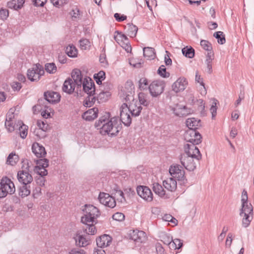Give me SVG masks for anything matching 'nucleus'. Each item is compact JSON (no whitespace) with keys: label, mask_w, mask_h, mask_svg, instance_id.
I'll return each mask as SVG.
<instances>
[{"label":"nucleus","mask_w":254,"mask_h":254,"mask_svg":"<svg viewBox=\"0 0 254 254\" xmlns=\"http://www.w3.org/2000/svg\"><path fill=\"white\" fill-rule=\"evenodd\" d=\"M95 127L100 129L102 135L113 136L117 135L121 129L122 124L118 118L113 117L110 119V114L106 113L95 122Z\"/></svg>","instance_id":"obj_1"},{"label":"nucleus","mask_w":254,"mask_h":254,"mask_svg":"<svg viewBox=\"0 0 254 254\" xmlns=\"http://www.w3.org/2000/svg\"><path fill=\"white\" fill-rule=\"evenodd\" d=\"M185 154L180 157L182 165L189 171H192L196 168V162L201 159V154L196 146L191 145L189 149H185Z\"/></svg>","instance_id":"obj_2"},{"label":"nucleus","mask_w":254,"mask_h":254,"mask_svg":"<svg viewBox=\"0 0 254 254\" xmlns=\"http://www.w3.org/2000/svg\"><path fill=\"white\" fill-rule=\"evenodd\" d=\"M83 211L85 214L81 217V222L84 224H87L88 223H96V219L100 215L98 209L93 205L85 204Z\"/></svg>","instance_id":"obj_3"},{"label":"nucleus","mask_w":254,"mask_h":254,"mask_svg":"<svg viewBox=\"0 0 254 254\" xmlns=\"http://www.w3.org/2000/svg\"><path fill=\"white\" fill-rule=\"evenodd\" d=\"M5 126L9 132H12L14 130H18V133L20 137L24 139L26 137L28 133V127L24 125L21 121H18L17 124H13V122L5 121Z\"/></svg>","instance_id":"obj_4"},{"label":"nucleus","mask_w":254,"mask_h":254,"mask_svg":"<svg viewBox=\"0 0 254 254\" xmlns=\"http://www.w3.org/2000/svg\"><path fill=\"white\" fill-rule=\"evenodd\" d=\"M185 139L190 144H187L185 146V149H189L191 145L196 146L195 145L201 142L202 137L201 134L194 129H189L184 135Z\"/></svg>","instance_id":"obj_5"},{"label":"nucleus","mask_w":254,"mask_h":254,"mask_svg":"<svg viewBox=\"0 0 254 254\" xmlns=\"http://www.w3.org/2000/svg\"><path fill=\"white\" fill-rule=\"evenodd\" d=\"M15 191L14 183L7 177H3L0 183V198L6 196L8 193L13 194Z\"/></svg>","instance_id":"obj_6"},{"label":"nucleus","mask_w":254,"mask_h":254,"mask_svg":"<svg viewBox=\"0 0 254 254\" xmlns=\"http://www.w3.org/2000/svg\"><path fill=\"white\" fill-rule=\"evenodd\" d=\"M165 83L161 80H156L152 81L148 86L150 94L153 97L161 95L164 91Z\"/></svg>","instance_id":"obj_7"},{"label":"nucleus","mask_w":254,"mask_h":254,"mask_svg":"<svg viewBox=\"0 0 254 254\" xmlns=\"http://www.w3.org/2000/svg\"><path fill=\"white\" fill-rule=\"evenodd\" d=\"M247 191L244 190L242 193V208L241 209L240 215L243 216V215H253V207L252 205L248 202Z\"/></svg>","instance_id":"obj_8"},{"label":"nucleus","mask_w":254,"mask_h":254,"mask_svg":"<svg viewBox=\"0 0 254 254\" xmlns=\"http://www.w3.org/2000/svg\"><path fill=\"white\" fill-rule=\"evenodd\" d=\"M44 73L42 66L38 64L34 65L27 71V77L31 81H38Z\"/></svg>","instance_id":"obj_9"},{"label":"nucleus","mask_w":254,"mask_h":254,"mask_svg":"<svg viewBox=\"0 0 254 254\" xmlns=\"http://www.w3.org/2000/svg\"><path fill=\"white\" fill-rule=\"evenodd\" d=\"M169 173L173 178H176L178 181H182L183 183L187 182L185 176V171L180 165L178 164L171 165L169 168Z\"/></svg>","instance_id":"obj_10"},{"label":"nucleus","mask_w":254,"mask_h":254,"mask_svg":"<svg viewBox=\"0 0 254 254\" xmlns=\"http://www.w3.org/2000/svg\"><path fill=\"white\" fill-rule=\"evenodd\" d=\"M130 114L127 104L124 103L120 107V123L122 122L126 126H129L131 123Z\"/></svg>","instance_id":"obj_11"},{"label":"nucleus","mask_w":254,"mask_h":254,"mask_svg":"<svg viewBox=\"0 0 254 254\" xmlns=\"http://www.w3.org/2000/svg\"><path fill=\"white\" fill-rule=\"evenodd\" d=\"M26 170L19 171L17 172V178L20 183L22 185H29L33 181L32 175L29 173V166L26 167Z\"/></svg>","instance_id":"obj_12"},{"label":"nucleus","mask_w":254,"mask_h":254,"mask_svg":"<svg viewBox=\"0 0 254 254\" xmlns=\"http://www.w3.org/2000/svg\"><path fill=\"white\" fill-rule=\"evenodd\" d=\"M98 199L101 203L107 207L113 208L116 205L115 198L111 196L109 193L103 192H100Z\"/></svg>","instance_id":"obj_13"},{"label":"nucleus","mask_w":254,"mask_h":254,"mask_svg":"<svg viewBox=\"0 0 254 254\" xmlns=\"http://www.w3.org/2000/svg\"><path fill=\"white\" fill-rule=\"evenodd\" d=\"M129 235V238L133 240L136 245L139 246L141 243H144L147 240L145 233L138 230L131 231Z\"/></svg>","instance_id":"obj_14"},{"label":"nucleus","mask_w":254,"mask_h":254,"mask_svg":"<svg viewBox=\"0 0 254 254\" xmlns=\"http://www.w3.org/2000/svg\"><path fill=\"white\" fill-rule=\"evenodd\" d=\"M44 96V99L39 100V104H41L45 100L51 103H58L60 101L61 96L59 93L56 92L52 91H47L45 92Z\"/></svg>","instance_id":"obj_15"},{"label":"nucleus","mask_w":254,"mask_h":254,"mask_svg":"<svg viewBox=\"0 0 254 254\" xmlns=\"http://www.w3.org/2000/svg\"><path fill=\"white\" fill-rule=\"evenodd\" d=\"M136 191L137 194L143 199L147 201L153 200V194L148 187L140 186L137 187Z\"/></svg>","instance_id":"obj_16"},{"label":"nucleus","mask_w":254,"mask_h":254,"mask_svg":"<svg viewBox=\"0 0 254 254\" xmlns=\"http://www.w3.org/2000/svg\"><path fill=\"white\" fill-rule=\"evenodd\" d=\"M82 85L83 91L88 95L95 94L94 82L91 78H89V80L86 78H84Z\"/></svg>","instance_id":"obj_17"},{"label":"nucleus","mask_w":254,"mask_h":254,"mask_svg":"<svg viewBox=\"0 0 254 254\" xmlns=\"http://www.w3.org/2000/svg\"><path fill=\"white\" fill-rule=\"evenodd\" d=\"M188 84L186 79L184 77H180L172 85V90L176 93L179 92L185 89Z\"/></svg>","instance_id":"obj_18"},{"label":"nucleus","mask_w":254,"mask_h":254,"mask_svg":"<svg viewBox=\"0 0 254 254\" xmlns=\"http://www.w3.org/2000/svg\"><path fill=\"white\" fill-rule=\"evenodd\" d=\"M32 152L38 158L44 157L46 154L45 148L39 143L34 142L32 146Z\"/></svg>","instance_id":"obj_19"},{"label":"nucleus","mask_w":254,"mask_h":254,"mask_svg":"<svg viewBox=\"0 0 254 254\" xmlns=\"http://www.w3.org/2000/svg\"><path fill=\"white\" fill-rule=\"evenodd\" d=\"M75 85L71 78H68L64 83L62 87L63 91L69 94H71L74 92Z\"/></svg>","instance_id":"obj_20"},{"label":"nucleus","mask_w":254,"mask_h":254,"mask_svg":"<svg viewBox=\"0 0 254 254\" xmlns=\"http://www.w3.org/2000/svg\"><path fill=\"white\" fill-rule=\"evenodd\" d=\"M98 109L97 108H93L89 109L84 112L82 115V118L88 121H91L96 119L98 116Z\"/></svg>","instance_id":"obj_21"},{"label":"nucleus","mask_w":254,"mask_h":254,"mask_svg":"<svg viewBox=\"0 0 254 254\" xmlns=\"http://www.w3.org/2000/svg\"><path fill=\"white\" fill-rule=\"evenodd\" d=\"M71 77L73 82L78 87H81L83 83L82 76L81 71L78 69H74L71 72Z\"/></svg>","instance_id":"obj_22"},{"label":"nucleus","mask_w":254,"mask_h":254,"mask_svg":"<svg viewBox=\"0 0 254 254\" xmlns=\"http://www.w3.org/2000/svg\"><path fill=\"white\" fill-rule=\"evenodd\" d=\"M111 242V238L107 235L101 236L96 239L97 245L100 248L109 246Z\"/></svg>","instance_id":"obj_23"},{"label":"nucleus","mask_w":254,"mask_h":254,"mask_svg":"<svg viewBox=\"0 0 254 254\" xmlns=\"http://www.w3.org/2000/svg\"><path fill=\"white\" fill-rule=\"evenodd\" d=\"M163 186L168 190L174 191L177 189V182L173 178H170L165 180L163 182Z\"/></svg>","instance_id":"obj_24"},{"label":"nucleus","mask_w":254,"mask_h":254,"mask_svg":"<svg viewBox=\"0 0 254 254\" xmlns=\"http://www.w3.org/2000/svg\"><path fill=\"white\" fill-rule=\"evenodd\" d=\"M186 124L189 129H194L195 130L201 126L200 121L197 120L194 118L188 119L186 120Z\"/></svg>","instance_id":"obj_25"},{"label":"nucleus","mask_w":254,"mask_h":254,"mask_svg":"<svg viewBox=\"0 0 254 254\" xmlns=\"http://www.w3.org/2000/svg\"><path fill=\"white\" fill-rule=\"evenodd\" d=\"M206 59L205 63L206 65L207 72L211 74L212 72V63L214 59V54L213 52H209L206 55Z\"/></svg>","instance_id":"obj_26"},{"label":"nucleus","mask_w":254,"mask_h":254,"mask_svg":"<svg viewBox=\"0 0 254 254\" xmlns=\"http://www.w3.org/2000/svg\"><path fill=\"white\" fill-rule=\"evenodd\" d=\"M25 0H12L7 2V6L9 8L18 10L23 7Z\"/></svg>","instance_id":"obj_27"},{"label":"nucleus","mask_w":254,"mask_h":254,"mask_svg":"<svg viewBox=\"0 0 254 254\" xmlns=\"http://www.w3.org/2000/svg\"><path fill=\"white\" fill-rule=\"evenodd\" d=\"M126 34L130 37H134L136 35L138 28L136 26L128 23L125 27Z\"/></svg>","instance_id":"obj_28"},{"label":"nucleus","mask_w":254,"mask_h":254,"mask_svg":"<svg viewBox=\"0 0 254 254\" xmlns=\"http://www.w3.org/2000/svg\"><path fill=\"white\" fill-rule=\"evenodd\" d=\"M75 239L76 245L80 247H85L90 244V240L86 239L83 235L77 234Z\"/></svg>","instance_id":"obj_29"},{"label":"nucleus","mask_w":254,"mask_h":254,"mask_svg":"<svg viewBox=\"0 0 254 254\" xmlns=\"http://www.w3.org/2000/svg\"><path fill=\"white\" fill-rule=\"evenodd\" d=\"M174 114L179 117L186 116L190 114L185 106H179L175 108L173 110Z\"/></svg>","instance_id":"obj_30"},{"label":"nucleus","mask_w":254,"mask_h":254,"mask_svg":"<svg viewBox=\"0 0 254 254\" xmlns=\"http://www.w3.org/2000/svg\"><path fill=\"white\" fill-rule=\"evenodd\" d=\"M128 109L132 116L136 117L139 115L142 108L140 105L137 106L135 104H131L128 107Z\"/></svg>","instance_id":"obj_31"},{"label":"nucleus","mask_w":254,"mask_h":254,"mask_svg":"<svg viewBox=\"0 0 254 254\" xmlns=\"http://www.w3.org/2000/svg\"><path fill=\"white\" fill-rule=\"evenodd\" d=\"M138 99L140 105H142L145 107L149 106L150 103L149 96L143 92H140L138 95Z\"/></svg>","instance_id":"obj_32"},{"label":"nucleus","mask_w":254,"mask_h":254,"mask_svg":"<svg viewBox=\"0 0 254 254\" xmlns=\"http://www.w3.org/2000/svg\"><path fill=\"white\" fill-rule=\"evenodd\" d=\"M152 189L154 192L159 196L163 197L165 195V191L162 186L158 183H154L153 184Z\"/></svg>","instance_id":"obj_33"},{"label":"nucleus","mask_w":254,"mask_h":254,"mask_svg":"<svg viewBox=\"0 0 254 254\" xmlns=\"http://www.w3.org/2000/svg\"><path fill=\"white\" fill-rule=\"evenodd\" d=\"M35 171H36V172L42 177H43L48 174L47 170L45 168H41V167H35ZM39 180L41 181L40 185L44 186L45 182L44 178H41Z\"/></svg>","instance_id":"obj_34"},{"label":"nucleus","mask_w":254,"mask_h":254,"mask_svg":"<svg viewBox=\"0 0 254 254\" xmlns=\"http://www.w3.org/2000/svg\"><path fill=\"white\" fill-rule=\"evenodd\" d=\"M70 14L73 19L81 18L82 16V12L80 10L79 8L76 5L72 6Z\"/></svg>","instance_id":"obj_35"},{"label":"nucleus","mask_w":254,"mask_h":254,"mask_svg":"<svg viewBox=\"0 0 254 254\" xmlns=\"http://www.w3.org/2000/svg\"><path fill=\"white\" fill-rule=\"evenodd\" d=\"M18 156L15 153L11 152L7 157L6 164L11 166H14L18 162Z\"/></svg>","instance_id":"obj_36"},{"label":"nucleus","mask_w":254,"mask_h":254,"mask_svg":"<svg viewBox=\"0 0 254 254\" xmlns=\"http://www.w3.org/2000/svg\"><path fill=\"white\" fill-rule=\"evenodd\" d=\"M154 49L150 47H146L143 49V55L148 60L153 59L155 57Z\"/></svg>","instance_id":"obj_37"},{"label":"nucleus","mask_w":254,"mask_h":254,"mask_svg":"<svg viewBox=\"0 0 254 254\" xmlns=\"http://www.w3.org/2000/svg\"><path fill=\"white\" fill-rule=\"evenodd\" d=\"M83 232L88 235H94L96 233V229L94 223H88L85 227L83 228Z\"/></svg>","instance_id":"obj_38"},{"label":"nucleus","mask_w":254,"mask_h":254,"mask_svg":"<svg viewBox=\"0 0 254 254\" xmlns=\"http://www.w3.org/2000/svg\"><path fill=\"white\" fill-rule=\"evenodd\" d=\"M65 53L69 57L75 58L77 57L78 52L75 46L69 45L66 48Z\"/></svg>","instance_id":"obj_39"},{"label":"nucleus","mask_w":254,"mask_h":254,"mask_svg":"<svg viewBox=\"0 0 254 254\" xmlns=\"http://www.w3.org/2000/svg\"><path fill=\"white\" fill-rule=\"evenodd\" d=\"M30 187L29 185H23L19 188V194L22 197L27 196L30 194Z\"/></svg>","instance_id":"obj_40"},{"label":"nucleus","mask_w":254,"mask_h":254,"mask_svg":"<svg viewBox=\"0 0 254 254\" xmlns=\"http://www.w3.org/2000/svg\"><path fill=\"white\" fill-rule=\"evenodd\" d=\"M183 54L189 58H192L194 56V50L191 47L189 48L188 46L182 49Z\"/></svg>","instance_id":"obj_41"},{"label":"nucleus","mask_w":254,"mask_h":254,"mask_svg":"<svg viewBox=\"0 0 254 254\" xmlns=\"http://www.w3.org/2000/svg\"><path fill=\"white\" fill-rule=\"evenodd\" d=\"M116 33L118 35H114V39L119 45H121L125 41H127L128 39L125 34H122L121 32H119L118 31H116L115 33Z\"/></svg>","instance_id":"obj_42"},{"label":"nucleus","mask_w":254,"mask_h":254,"mask_svg":"<svg viewBox=\"0 0 254 254\" xmlns=\"http://www.w3.org/2000/svg\"><path fill=\"white\" fill-rule=\"evenodd\" d=\"M94 94L88 95L85 98L83 102V105L87 107H90L92 106L96 101L95 97L94 96Z\"/></svg>","instance_id":"obj_43"},{"label":"nucleus","mask_w":254,"mask_h":254,"mask_svg":"<svg viewBox=\"0 0 254 254\" xmlns=\"http://www.w3.org/2000/svg\"><path fill=\"white\" fill-rule=\"evenodd\" d=\"M213 36L217 39L218 43L220 44H223L226 42L225 35L222 31L215 32L213 34Z\"/></svg>","instance_id":"obj_44"},{"label":"nucleus","mask_w":254,"mask_h":254,"mask_svg":"<svg viewBox=\"0 0 254 254\" xmlns=\"http://www.w3.org/2000/svg\"><path fill=\"white\" fill-rule=\"evenodd\" d=\"M200 45L204 50L207 52V53H209V52H213L212 51V45L209 41L205 40H202L200 41Z\"/></svg>","instance_id":"obj_45"},{"label":"nucleus","mask_w":254,"mask_h":254,"mask_svg":"<svg viewBox=\"0 0 254 254\" xmlns=\"http://www.w3.org/2000/svg\"><path fill=\"white\" fill-rule=\"evenodd\" d=\"M242 226L245 227H248L250 224L251 222L252 221L253 219V215H243L242 216Z\"/></svg>","instance_id":"obj_46"},{"label":"nucleus","mask_w":254,"mask_h":254,"mask_svg":"<svg viewBox=\"0 0 254 254\" xmlns=\"http://www.w3.org/2000/svg\"><path fill=\"white\" fill-rule=\"evenodd\" d=\"M45 70L50 73H55L57 70L56 64L53 63H47L45 64Z\"/></svg>","instance_id":"obj_47"},{"label":"nucleus","mask_w":254,"mask_h":254,"mask_svg":"<svg viewBox=\"0 0 254 254\" xmlns=\"http://www.w3.org/2000/svg\"><path fill=\"white\" fill-rule=\"evenodd\" d=\"M183 246V242L182 241L178 239H175L173 241L172 240L170 248H174V249H180Z\"/></svg>","instance_id":"obj_48"},{"label":"nucleus","mask_w":254,"mask_h":254,"mask_svg":"<svg viewBox=\"0 0 254 254\" xmlns=\"http://www.w3.org/2000/svg\"><path fill=\"white\" fill-rule=\"evenodd\" d=\"M80 47L82 50H87L90 46V42L87 39H82L79 41Z\"/></svg>","instance_id":"obj_49"},{"label":"nucleus","mask_w":254,"mask_h":254,"mask_svg":"<svg viewBox=\"0 0 254 254\" xmlns=\"http://www.w3.org/2000/svg\"><path fill=\"white\" fill-rule=\"evenodd\" d=\"M148 80L145 78H140L139 80V88L140 90H146L148 88Z\"/></svg>","instance_id":"obj_50"},{"label":"nucleus","mask_w":254,"mask_h":254,"mask_svg":"<svg viewBox=\"0 0 254 254\" xmlns=\"http://www.w3.org/2000/svg\"><path fill=\"white\" fill-rule=\"evenodd\" d=\"M218 103L217 100L215 99H213L212 104L210 109V111L212 114V118L213 119L216 115L217 113V107L216 105Z\"/></svg>","instance_id":"obj_51"},{"label":"nucleus","mask_w":254,"mask_h":254,"mask_svg":"<svg viewBox=\"0 0 254 254\" xmlns=\"http://www.w3.org/2000/svg\"><path fill=\"white\" fill-rule=\"evenodd\" d=\"M195 81L198 83H199L200 84L203 86L204 89L203 91H201V94H206V90L205 89L204 83L203 81V79L201 77L200 75L198 74V72L197 71L195 74Z\"/></svg>","instance_id":"obj_52"},{"label":"nucleus","mask_w":254,"mask_h":254,"mask_svg":"<svg viewBox=\"0 0 254 254\" xmlns=\"http://www.w3.org/2000/svg\"><path fill=\"white\" fill-rule=\"evenodd\" d=\"M158 73L163 77H168L170 76V73L166 72V68L163 65L159 67L158 70Z\"/></svg>","instance_id":"obj_53"},{"label":"nucleus","mask_w":254,"mask_h":254,"mask_svg":"<svg viewBox=\"0 0 254 254\" xmlns=\"http://www.w3.org/2000/svg\"><path fill=\"white\" fill-rule=\"evenodd\" d=\"M36 167H41V168H45L49 166V160L47 159H41L37 161Z\"/></svg>","instance_id":"obj_54"},{"label":"nucleus","mask_w":254,"mask_h":254,"mask_svg":"<svg viewBox=\"0 0 254 254\" xmlns=\"http://www.w3.org/2000/svg\"><path fill=\"white\" fill-rule=\"evenodd\" d=\"M112 218L115 220L118 221H122L124 220L125 215L122 213L117 212L113 215Z\"/></svg>","instance_id":"obj_55"},{"label":"nucleus","mask_w":254,"mask_h":254,"mask_svg":"<svg viewBox=\"0 0 254 254\" xmlns=\"http://www.w3.org/2000/svg\"><path fill=\"white\" fill-rule=\"evenodd\" d=\"M127 53L131 52V46L130 44L128 43V41H125L123 43H121L120 45Z\"/></svg>","instance_id":"obj_56"},{"label":"nucleus","mask_w":254,"mask_h":254,"mask_svg":"<svg viewBox=\"0 0 254 254\" xmlns=\"http://www.w3.org/2000/svg\"><path fill=\"white\" fill-rule=\"evenodd\" d=\"M54 6L59 7L67 3V0H51Z\"/></svg>","instance_id":"obj_57"},{"label":"nucleus","mask_w":254,"mask_h":254,"mask_svg":"<svg viewBox=\"0 0 254 254\" xmlns=\"http://www.w3.org/2000/svg\"><path fill=\"white\" fill-rule=\"evenodd\" d=\"M68 254H86V252L82 249L73 248L69 252Z\"/></svg>","instance_id":"obj_58"},{"label":"nucleus","mask_w":254,"mask_h":254,"mask_svg":"<svg viewBox=\"0 0 254 254\" xmlns=\"http://www.w3.org/2000/svg\"><path fill=\"white\" fill-rule=\"evenodd\" d=\"M8 14L7 9L1 8L0 10V17L2 19H6L8 16Z\"/></svg>","instance_id":"obj_59"},{"label":"nucleus","mask_w":254,"mask_h":254,"mask_svg":"<svg viewBox=\"0 0 254 254\" xmlns=\"http://www.w3.org/2000/svg\"><path fill=\"white\" fill-rule=\"evenodd\" d=\"M155 246L157 254H164V249L160 243H157Z\"/></svg>","instance_id":"obj_60"},{"label":"nucleus","mask_w":254,"mask_h":254,"mask_svg":"<svg viewBox=\"0 0 254 254\" xmlns=\"http://www.w3.org/2000/svg\"><path fill=\"white\" fill-rule=\"evenodd\" d=\"M114 17L118 22H122L127 19V16L124 15H121L120 13H116L114 14Z\"/></svg>","instance_id":"obj_61"},{"label":"nucleus","mask_w":254,"mask_h":254,"mask_svg":"<svg viewBox=\"0 0 254 254\" xmlns=\"http://www.w3.org/2000/svg\"><path fill=\"white\" fill-rule=\"evenodd\" d=\"M37 126L43 131H46L47 129L48 125L44 123V121H38L37 122Z\"/></svg>","instance_id":"obj_62"},{"label":"nucleus","mask_w":254,"mask_h":254,"mask_svg":"<svg viewBox=\"0 0 254 254\" xmlns=\"http://www.w3.org/2000/svg\"><path fill=\"white\" fill-rule=\"evenodd\" d=\"M32 1L36 6H43L47 2V0H32Z\"/></svg>","instance_id":"obj_63"},{"label":"nucleus","mask_w":254,"mask_h":254,"mask_svg":"<svg viewBox=\"0 0 254 254\" xmlns=\"http://www.w3.org/2000/svg\"><path fill=\"white\" fill-rule=\"evenodd\" d=\"M162 240H161V241L163 242V243L167 245H169L170 247V245L171 244L172 239L170 238V237L165 236L164 237H162Z\"/></svg>","instance_id":"obj_64"}]
</instances>
